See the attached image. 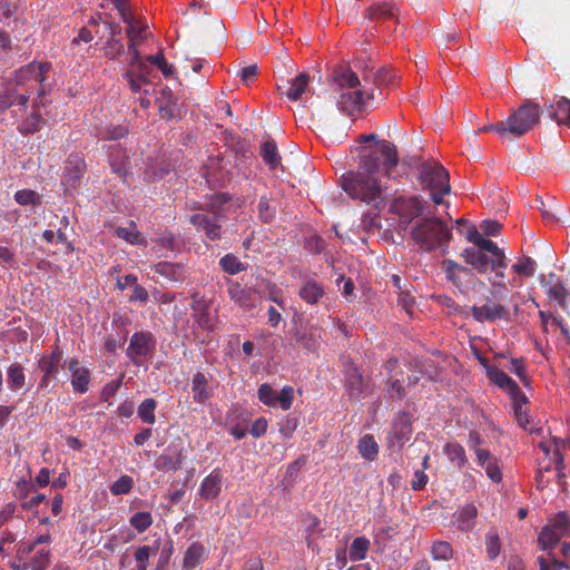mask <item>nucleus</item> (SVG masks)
I'll return each mask as SVG.
<instances>
[{
    "label": "nucleus",
    "mask_w": 570,
    "mask_h": 570,
    "mask_svg": "<svg viewBox=\"0 0 570 570\" xmlns=\"http://www.w3.org/2000/svg\"><path fill=\"white\" fill-rule=\"evenodd\" d=\"M142 28H139L134 23H130V26L127 28V36L129 38V49L131 51L132 57H135V51H138L137 47L142 41Z\"/></svg>",
    "instance_id": "obj_51"
},
{
    "label": "nucleus",
    "mask_w": 570,
    "mask_h": 570,
    "mask_svg": "<svg viewBox=\"0 0 570 570\" xmlns=\"http://www.w3.org/2000/svg\"><path fill=\"white\" fill-rule=\"evenodd\" d=\"M258 214L264 223H271L275 216V207L271 206V200L262 197L258 203Z\"/></svg>",
    "instance_id": "obj_53"
},
{
    "label": "nucleus",
    "mask_w": 570,
    "mask_h": 570,
    "mask_svg": "<svg viewBox=\"0 0 570 570\" xmlns=\"http://www.w3.org/2000/svg\"><path fill=\"white\" fill-rule=\"evenodd\" d=\"M441 268H442L443 273L445 274L446 278L453 283L456 282L458 273L468 274L470 272L469 268L461 266L456 262L451 261V259L442 261Z\"/></svg>",
    "instance_id": "obj_43"
},
{
    "label": "nucleus",
    "mask_w": 570,
    "mask_h": 570,
    "mask_svg": "<svg viewBox=\"0 0 570 570\" xmlns=\"http://www.w3.org/2000/svg\"><path fill=\"white\" fill-rule=\"evenodd\" d=\"M132 488V479L128 475H122L118 479L110 488V491L115 495L126 494Z\"/></svg>",
    "instance_id": "obj_56"
},
{
    "label": "nucleus",
    "mask_w": 570,
    "mask_h": 570,
    "mask_svg": "<svg viewBox=\"0 0 570 570\" xmlns=\"http://www.w3.org/2000/svg\"><path fill=\"white\" fill-rule=\"evenodd\" d=\"M444 453L449 460L456 464L459 469L463 468L468 463V458L463 446L459 443H448L444 446Z\"/></svg>",
    "instance_id": "obj_31"
},
{
    "label": "nucleus",
    "mask_w": 570,
    "mask_h": 570,
    "mask_svg": "<svg viewBox=\"0 0 570 570\" xmlns=\"http://www.w3.org/2000/svg\"><path fill=\"white\" fill-rule=\"evenodd\" d=\"M550 462L554 464V469L558 472V476H563L564 474L562 471L564 466V456L558 445L552 451Z\"/></svg>",
    "instance_id": "obj_58"
},
{
    "label": "nucleus",
    "mask_w": 570,
    "mask_h": 570,
    "mask_svg": "<svg viewBox=\"0 0 570 570\" xmlns=\"http://www.w3.org/2000/svg\"><path fill=\"white\" fill-rule=\"evenodd\" d=\"M541 108L538 104L527 101L510 117L503 120L505 136L520 137L530 131L540 120Z\"/></svg>",
    "instance_id": "obj_4"
},
{
    "label": "nucleus",
    "mask_w": 570,
    "mask_h": 570,
    "mask_svg": "<svg viewBox=\"0 0 570 570\" xmlns=\"http://www.w3.org/2000/svg\"><path fill=\"white\" fill-rule=\"evenodd\" d=\"M222 490V474L214 470L202 483L200 495L207 501L215 500Z\"/></svg>",
    "instance_id": "obj_23"
},
{
    "label": "nucleus",
    "mask_w": 570,
    "mask_h": 570,
    "mask_svg": "<svg viewBox=\"0 0 570 570\" xmlns=\"http://www.w3.org/2000/svg\"><path fill=\"white\" fill-rule=\"evenodd\" d=\"M62 352L57 347L50 357H42L39 362L41 371L45 373L42 382L57 371V366L61 360Z\"/></svg>",
    "instance_id": "obj_34"
},
{
    "label": "nucleus",
    "mask_w": 570,
    "mask_h": 570,
    "mask_svg": "<svg viewBox=\"0 0 570 570\" xmlns=\"http://www.w3.org/2000/svg\"><path fill=\"white\" fill-rule=\"evenodd\" d=\"M358 451L366 460H374L379 453V445L373 435L366 434L358 441Z\"/></svg>",
    "instance_id": "obj_32"
},
{
    "label": "nucleus",
    "mask_w": 570,
    "mask_h": 570,
    "mask_svg": "<svg viewBox=\"0 0 570 570\" xmlns=\"http://www.w3.org/2000/svg\"><path fill=\"white\" fill-rule=\"evenodd\" d=\"M150 68L140 57L138 51H135V57L131 58L129 68L125 73V78L132 92H139L142 85H148L147 75Z\"/></svg>",
    "instance_id": "obj_8"
},
{
    "label": "nucleus",
    "mask_w": 570,
    "mask_h": 570,
    "mask_svg": "<svg viewBox=\"0 0 570 570\" xmlns=\"http://www.w3.org/2000/svg\"><path fill=\"white\" fill-rule=\"evenodd\" d=\"M480 363L484 366L488 377L499 387L507 390L510 394L519 393V385L502 370L491 366L485 358Z\"/></svg>",
    "instance_id": "obj_14"
},
{
    "label": "nucleus",
    "mask_w": 570,
    "mask_h": 570,
    "mask_svg": "<svg viewBox=\"0 0 570 570\" xmlns=\"http://www.w3.org/2000/svg\"><path fill=\"white\" fill-rule=\"evenodd\" d=\"M153 348V335L150 333L138 332L130 338L127 355L137 363L138 357L148 355Z\"/></svg>",
    "instance_id": "obj_12"
},
{
    "label": "nucleus",
    "mask_w": 570,
    "mask_h": 570,
    "mask_svg": "<svg viewBox=\"0 0 570 570\" xmlns=\"http://www.w3.org/2000/svg\"><path fill=\"white\" fill-rule=\"evenodd\" d=\"M50 69H51L50 62L32 61L26 66H22L14 72L13 82L16 83V87H23L30 80H36L40 85H42L46 81V79H47L46 75Z\"/></svg>",
    "instance_id": "obj_7"
},
{
    "label": "nucleus",
    "mask_w": 570,
    "mask_h": 570,
    "mask_svg": "<svg viewBox=\"0 0 570 570\" xmlns=\"http://www.w3.org/2000/svg\"><path fill=\"white\" fill-rule=\"evenodd\" d=\"M14 199L20 205H39L41 203V196L31 189L18 190Z\"/></svg>",
    "instance_id": "obj_49"
},
{
    "label": "nucleus",
    "mask_w": 570,
    "mask_h": 570,
    "mask_svg": "<svg viewBox=\"0 0 570 570\" xmlns=\"http://www.w3.org/2000/svg\"><path fill=\"white\" fill-rule=\"evenodd\" d=\"M569 530L570 520L567 513L559 512L541 529L537 541L538 548L547 552L553 551L560 540L568 535Z\"/></svg>",
    "instance_id": "obj_5"
},
{
    "label": "nucleus",
    "mask_w": 570,
    "mask_h": 570,
    "mask_svg": "<svg viewBox=\"0 0 570 570\" xmlns=\"http://www.w3.org/2000/svg\"><path fill=\"white\" fill-rule=\"evenodd\" d=\"M345 387L351 397L358 396L365 389L364 379L353 363L345 367Z\"/></svg>",
    "instance_id": "obj_19"
},
{
    "label": "nucleus",
    "mask_w": 570,
    "mask_h": 570,
    "mask_svg": "<svg viewBox=\"0 0 570 570\" xmlns=\"http://www.w3.org/2000/svg\"><path fill=\"white\" fill-rule=\"evenodd\" d=\"M472 316L478 322L502 320L508 317L507 308L501 304H484L472 307Z\"/></svg>",
    "instance_id": "obj_16"
},
{
    "label": "nucleus",
    "mask_w": 570,
    "mask_h": 570,
    "mask_svg": "<svg viewBox=\"0 0 570 570\" xmlns=\"http://www.w3.org/2000/svg\"><path fill=\"white\" fill-rule=\"evenodd\" d=\"M204 553V547L199 542L191 543L185 552L183 567L191 570L200 563Z\"/></svg>",
    "instance_id": "obj_30"
},
{
    "label": "nucleus",
    "mask_w": 570,
    "mask_h": 570,
    "mask_svg": "<svg viewBox=\"0 0 570 570\" xmlns=\"http://www.w3.org/2000/svg\"><path fill=\"white\" fill-rule=\"evenodd\" d=\"M50 540H51V537L49 533L39 535L35 539V541L32 543L21 547L18 552L21 554V557H23L24 554H29L35 549L36 546L42 544V543H48V542H50Z\"/></svg>",
    "instance_id": "obj_62"
},
{
    "label": "nucleus",
    "mask_w": 570,
    "mask_h": 570,
    "mask_svg": "<svg viewBox=\"0 0 570 570\" xmlns=\"http://www.w3.org/2000/svg\"><path fill=\"white\" fill-rule=\"evenodd\" d=\"M124 50V46L115 39H111L107 42V46L105 48V55L109 59H115L117 56H119Z\"/></svg>",
    "instance_id": "obj_61"
},
{
    "label": "nucleus",
    "mask_w": 570,
    "mask_h": 570,
    "mask_svg": "<svg viewBox=\"0 0 570 570\" xmlns=\"http://www.w3.org/2000/svg\"><path fill=\"white\" fill-rule=\"evenodd\" d=\"M368 548H370L368 539H366L364 537L355 538L350 548V558L353 561H360V560L365 559Z\"/></svg>",
    "instance_id": "obj_38"
},
{
    "label": "nucleus",
    "mask_w": 570,
    "mask_h": 570,
    "mask_svg": "<svg viewBox=\"0 0 570 570\" xmlns=\"http://www.w3.org/2000/svg\"><path fill=\"white\" fill-rule=\"evenodd\" d=\"M510 367L509 370L515 374L519 380L524 384V385H528L529 384V376L527 374V371H525V366H524V360L522 357L520 358H511V362H510Z\"/></svg>",
    "instance_id": "obj_55"
},
{
    "label": "nucleus",
    "mask_w": 570,
    "mask_h": 570,
    "mask_svg": "<svg viewBox=\"0 0 570 570\" xmlns=\"http://www.w3.org/2000/svg\"><path fill=\"white\" fill-rule=\"evenodd\" d=\"M321 338L320 330L311 327L307 331H296L295 341L296 344L303 346L306 350L314 351L318 347V340Z\"/></svg>",
    "instance_id": "obj_28"
},
{
    "label": "nucleus",
    "mask_w": 570,
    "mask_h": 570,
    "mask_svg": "<svg viewBox=\"0 0 570 570\" xmlns=\"http://www.w3.org/2000/svg\"><path fill=\"white\" fill-rule=\"evenodd\" d=\"M191 391L194 401L204 404L210 397L208 380L205 374L197 372L191 382Z\"/></svg>",
    "instance_id": "obj_25"
},
{
    "label": "nucleus",
    "mask_w": 570,
    "mask_h": 570,
    "mask_svg": "<svg viewBox=\"0 0 570 570\" xmlns=\"http://www.w3.org/2000/svg\"><path fill=\"white\" fill-rule=\"evenodd\" d=\"M394 79V75L387 68H380L373 71V67L367 63H356L354 69L348 67L335 68L332 75V81L335 90L338 91L337 106L341 111L348 116L362 111L366 100L374 97L372 91L362 90L363 82L373 81L382 86L389 85Z\"/></svg>",
    "instance_id": "obj_2"
},
{
    "label": "nucleus",
    "mask_w": 570,
    "mask_h": 570,
    "mask_svg": "<svg viewBox=\"0 0 570 570\" xmlns=\"http://www.w3.org/2000/svg\"><path fill=\"white\" fill-rule=\"evenodd\" d=\"M41 124L42 116L38 110H35L21 122L19 131L24 135L33 134L39 130Z\"/></svg>",
    "instance_id": "obj_39"
},
{
    "label": "nucleus",
    "mask_w": 570,
    "mask_h": 570,
    "mask_svg": "<svg viewBox=\"0 0 570 570\" xmlns=\"http://www.w3.org/2000/svg\"><path fill=\"white\" fill-rule=\"evenodd\" d=\"M157 549L148 546L139 547L135 552V560L137 562V570H147L149 558L156 554Z\"/></svg>",
    "instance_id": "obj_45"
},
{
    "label": "nucleus",
    "mask_w": 570,
    "mask_h": 570,
    "mask_svg": "<svg viewBox=\"0 0 570 570\" xmlns=\"http://www.w3.org/2000/svg\"><path fill=\"white\" fill-rule=\"evenodd\" d=\"M412 239L420 246L422 250L425 249L428 243V218L421 217L420 222L415 224L411 232Z\"/></svg>",
    "instance_id": "obj_36"
},
{
    "label": "nucleus",
    "mask_w": 570,
    "mask_h": 570,
    "mask_svg": "<svg viewBox=\"0 0 570 570\" xmlns=\"http://www.w3.org/2000/svg\"><path fill=\"white\" fill-rule=\"evenodd\" d=\"M157 402L154 399H146L138 407V416L142 422L154 424L156 421L155 409Z\"/></svg>",
    "instance_id": "obj_40"
},
{
    "label": "nucleus",
    "mask_w": 570,
    "mask_h": 570,
    "mask_svg": "<svg viewBox=\"0 0 570 570\" xmlns=\"http://www.w3.org/2000/svg\"><path fill=\"white\" fill-rule=\"evenodd\" d=\"M462 258L464 263L471 265L480 274L487 273L491 269V259L485 253L478 249L476 247H469L462 252Z\"/></svg>",
    "instance_id": "obj_18"
},
{
    "label": "nucleus",
    "mask_w": 570,
    "mask_h": 570,
    "mask_svg": "<svg viewBox=\"0 0 570 570\" xmlns=\"http://www.w3.org/2000/svg\"><path fill=\"white\" fill-rule=\"evenodd\" d=\"M474 453H475L476 461H478L479 465H481L482 468L485 466L489 462H492L493 460H495L493 458L492 453L485 449L476 448L474 450Z\"/></svg>",
    "instance_id": "obj_64"
},
{
    "label": "nucleus",
    "mask_w": 570,
    "mask_h": 570,
    "mask_svg": "<svg viewBox=\"0 0 570 570\" xmlns=\"http://www.w3.org/2000/svg\"><path fill=\"white\" fill-rule=\"evenodd\" d=\"M487 552L490 559H495L500 553V540L498 535L487 537Z\"/></svg>",
    "instance_id": "obj_57"
},
{
    "label": "nucleus",
    "mask_w": 570,
    "mask_h": 570,
    "mask_svg": "<svg viewBox=\"0 0 570 570\" xmlns=\"http://www.w3.org/2000/svg\"><path fill=\"white\" fill-rule=\"evenodd\" d=\"M537 263L531 257H524L518 263L512 265V269L520 275L531 277L534 275Z\"/></svg>",
    "instance_id": "obj_48"
},
{
    "label": "nucleus",
    "mask_w": 570,
    "mask_h": 570,
    "mask_svg": "<svg viewBox=\"0 0 570 570\" xmlns=\"http://www.w3.org/2000/svg\"><path fill=\"white\" fill-rule=\"evenodd\" d=\"M424 207L416 197L395 199L391 206V212L399 215L402 224L409 225L415 218L420 220L423 216Z\"/></svg>",
    "instance_id": "obj_9"
},
{
    "label": "nucleus",
    "mask_w": 570,
    "mask_h": 570,
    "mask_svg": "<svg viewBox=\"0 0 570 570\" xmlns=\"http://www.w3.org/2000/svg\"><path fill=\"white\" fill-rule=\"evenodd\" d=\"M194 297V303L191 305L193 317L195 324L205 331H213L214 328V320L209 314V305L203 298H197L196 295Z\"/></svg>",
    "instance_id": "obj_15"
},
{
    "label": "nucleus",
    "mask_w": 570,
    "mask_h": 570,
    "mask_svg": "<svg viewBox=\"0 0 570 570\" xmlns=\"http://www.w3.org/2000/svg\"><path fill=\"white\" fill-rule=\"evenodd\" d=\"M116 235L119 238H122L124 240L128 242L132 245H146V239L144 236L136 229V226L134 223H131L130 227H118L116 229Z\"/></svg>",
    "instance_id": "obj_33"
},
{
    "label": "nucleus",
    "mask_w": 570,
    "mask_h": 570,
    "mask_svg": "<svg viewBox=\"0 0 570 570\" xmlns=\"http://www.w3.org/2000/svg\"><path fill=\"white\" fill-rule=\"evenodd\" d=\"M540 285L544 288V292L550 302H554L563 311L568 309V296L569 291L564 283L560 278H556L554 282L547 281L546 275L539 277Z\"/></svg>",
    "instance_id": "obj_10"
},
{
    "label": "nucleus",
    "mask_w": 570,
    "mask_h": 570,
    "mask_svg": "<svg viewBox=\"0 0 570 570\" xmlns=\"http://www.w3.org/2000/svg\"><path fill=\"white\" fill-rule=\"evenodd\" d=\"M476 248L482 250L483 253L488 252L492 255L491 269H499L497 272V276L503 277L504 274L501 269L507 267V258L503 250L499 248L494 242L485 238L481 240Z\"/></svg>",
    "instance_id": "obj_17"
},
{
    "label": "nucleus",
    "mask_w": 570,
    "mask_h": 570,
    "mask_svg": "<svg viewBox=\"0 0 570 570\" xmlns=\"http://www.w3.org/2000/svg\"><path fill=\"white\" fill-rule=\"evenodd\" d=\"M50 562V551L40 549L30 559L29 562L23 563V569L28 570H45Z\"/></svg>",
    "instance_id": "obj_37"
},
{
    "label": "nucleus",
    "mask_w": 570,
    "mask_h": 570,
    "mask_svg": "<svg viewBox=\"0 0 570 570\" xmlns=\"http://www.w3.org/2000/svg\"><path fill=\"white\" fill-rule=\"evenodd\" d=\"M451 195L450 174L435 159L430 157V250L445 252L452 238V215L450 203L445 198Z\"/></svg>",
    "instance_id": "obj_3"
},
{
    "label": "nucleus",
    "mask_w": 570,
    "mask_h": 570,
    "mask_svg": "<svg viewBox=\"0 0 570 570\" xmlns=\"http://www.w3.org/2000/svg\"><path fill=\"white\" fill-rule=\"evenodd\" d=\"M261 156L271 170L281 166V156L274 140H267L261 148Z\"/></svg>",
    "instance_id": "obj_29"
},
{
    "label": "nucleus",
    "mask_w": 570,
    "mask_h": 570,
    "mask_svg": "<svg viewBox=\"0 0 570 570\" xmlns=\"http://www.w3.org/2000/svg\"><path fill=\"white\" fill-rule=\"evenodd\" d=\"M129 523L132 528L141 533L151 525L153 517L149 512H137L130 518Z\"/></svg>",
    "instance_id": "obj_44"
},
{
    "label": "nucleus",
    "mask_w": 570,
    "mask_h": 570,
    "mask_svg": "<svg viewBox=\"0 0 570 570\" xmlns=\"http://www.w3.org/2000/svg\"><path fill=\"white\" fill-rule=\"evenodd\" d=\"M501 228V225L498 220L492 219H484L481 225L480 229L485 236H495Z\"/></svg>",
    "instance_id": "obj_60"
},
{
    "label": "nucleus",
    "mask_w": 570,
    "mask_h": 570,
    "mask_svg": "<svg viewBox=\"0 0 570 570\" xmlns=\"http://www.w3.org/2000/svg\"><path fill=\"white\" fill-rule=\"evenodd\" d=\"M203 175L214 186H222L229 180L228 173L225 170L224 158L219 156L208 158L203 167Z\"/></svg>",
    "instance_id": "obj_11"
},
{
    "label": "nucleus",
    "mask_w": 570,
    "mask_h": 570,
    "mask_svg": "<svg viewBox=\"0 0 570 570\" xmlns=\"http://www.w3.org/2000/svg\"><path fill=\"white\" fill-rule=\"evenodd\" d=\"M433 559L435 560H450L453 557V550L449 542L438 541L434 542L431 549Z\"/></svg>",
    "instance_id": "obj_47"
},
{
    "label": "nucleus",
    "mask_w": 570,
    "mask_h": 570,
    "mask_svg": "<svg viewBox=\"0 0 570 570\" xmlns=\"http://www.w3.org/2000/svg\"><path fill=\"white\" fill-rule=\"evenodd\" d=\"M69 370L72 373V387L79 393L87 392L89 383V371L85 367L79 366L77 360H72L69 362Z\"/></svg>",
    "instance_id": "obj_24"
},
{
    "label": "nucleus",
    "mask_w": 570,
    "mask_h": 570,
    "mask_svg": "<svg viewBox=\"0 0 570 570\" xmlns=\"http://www.w3.org/2000/svg\"><path fill=\"white\" fill-rule=\"evenodd\" d=\"M222 268L228 274H236L244 269L243 264L233 255L224 256L219 262Z\"/></svg>",
    "instance_id": "obj_52"
},
{
    "label": "nucleus",
    "mask_w": 570,
    "mask_h": 570,
    "mask_svg": "<svg viewBox=\"0 0 570 570\" xmlns=\"http://www.w3.org/2000/svg\"><path fill=\"white\" fill-rule=\"evenodd\" d=\"M548 114L558 125L570 127V100L567 97H560L556 104H551Z\"/></svg>",
    "instance_id": "obj_22"
},
{
    "label": "nucleus",
    "mask_w": 570,
    "mask_h": 570,
    "mask_svg": "<svg viewBox=\"0 0 570 570\" xmlns=\"http://www.w3.org/2000/svg\"><path fill=\"white\" fill-rule=\"evenodd\" d=\"M394 16V6L391 3H382L375 7H371L367 10V18L371 20L380 18H393Z\"/></svg>",
    "instance_id": "obj_46"
},
{
    "label": "nucleus",
    "mask_w": 570,
    "mask_h": 570,
    "mask_svg": "<svg viewBox=\"0 0 570 570\" xmlns=\"http://www.w3.org/2000/svg\"><path fill=\"white\" fill-rule=\"evenodd\" d=\"M258 400L268 406L278 405L282 410H288L294 400V389L284 386L279 394L267 383L262 384L257 391Z\"/></svg>",
    "instance_id": "obj_6"
},
{
    "label": "nucleus",
    "mask_w": 570,
    "mask_h": 570,
    "mask_svg": "<svg viewBox=\"0 0 570 570\" xmlns=\"http://www.w3.org/2000/svg\"><path fill=\"white\" fill-rule=\"evenodd\" d=\"M325 294L324 287L314 279H308L299 288V297L307 304H316Z\"/></svg>",
    "instance_id": "obj_26"
},
{
    "label": "nucleus",
    "mask_w": 570,
    "mask_h": 570,
    "mask_svg": "<svg viewBox=\"0 0 570 570\" xmlns=\"http://www.w3.org/2000/svg\"><path fill=\"white\" fill-rule=\"evenodd\" d=\"M431 355L434 357L433 360L430 357V366L432 364L435 365V372L432 373L430 371V380L433 381H443L446 379L448 372L450 367L452 366V363L454 358L449 355L442 354L440 351H434L431 353Z\"/></svg>",
    "instance_id": "obj_21"
},
{
    "label": "nucleus",
    "mask_w": 570,
    "mask_h": 570,
    "mask_svg": "<svg viewBox=\"0 0 570 570\" xmlns=\"http://www.w3.org/2000/svg\"><path fill=\"white\" fill-rule=\"evenodd\" d=\"M357 169L341 177V186L354 200L384 208L386 197L382 177H389L391 169L397 165L396 147L390 141H379L373 149H362Z\"/></svg>",
    "instance_id": "obj_1"
},
{
    "label": "nucleus",
    "mask_w": 570,
    "mask_h": 570,
    "mask_svg": "<svg viewBox=\"0 0 570 570\" xmlns=\"http://www.w3.org/2000/svg\"><path fill=\"white\" fill-rule=\"evenodd\" d=\"M181 464V454L177 453L176 455H160L157 458L155 465L158 470L164 471H176L179 469Z\"/></svg>",
    "instance_id": "obj_41"
},
{
    "label": "nucleus",
    "mask_w": 570,
    "mask_h": 570,
    "mask_svg": "<svg viewBox=\"0 0 570 570\" xmlns=\"http://www.w3.org/2000/svg\"><path fill=\"white\" fill-rule=\"evenodd\" d=\"M8 381L10 387L19 389L24 384L23 368L19 364L11 365L8 371Z\"/></svg>",
    "instance_id": "obj_50"
},
{
    "label": "nucleus",
    "mask_w": 570,
    "mask_h": 570,
    "mask_svg": "<svg viewBox=\"0 0 570 570\" xmlns=\"http://www.w3.org/2000/svg\"><path fill=\"white\" fill-rule=\"evenodd\" d=\"M132 293L129 297L130 301L146 302L148 299V292L145 287L140 286L137 282L131 286Z\"/></svg>",
    "instance_id": "obj_63"
},
{
    "label": "nucleus",
    "mask_w": 570,
    "mask_h": 570,
    "mask_svg": "<svg viewBox=\"0 0 570 570\" xmlns=\"http://www.w3.org/2000/svg\"><path fill=\"white\" fill-rule=\"evenodd\" d=\"M277 90L291 101H297L312 91L311 77L306 72H301L291 81L286 90H283L281 86H277Z\"/></svg>",
    "instance_id": "obj_13"
},
{
    "label": "nucleus",
    "mask_w": 570,
    "mask_h": 570,
    "mask_svg": "<svg viewBox=\"0 0 570 570\" xmlns=\"http://www.w3.org/2000/svg\"><path fill=\"white\" fill-rule=\"evenodd\" d=\"M383 208L370 207L368 212L363 215L362 228L370 233L380 227V214Z\"/></svg>",
    "instance_id": "obj_42"
},
{
    "label": "nucleus",
    "mask_w": 570,
    "mask_h": 570,
    "mask_svg": "<svg viewBox=\"0 0 570 570\" xmlns=\"http://www.w3.org/2000/svg\"><path fill=\"white\" fill-rule=\"evenodd\" d=\"M412 432L410 416L401 413L393 424V434L399 440L407 439Z\"/></svg>",
    "instance_id": "obj_35"
},
{
    "label": "nucleus",
    "mask_w": 570,
    "mask_h": 570,
    "mask_svg": "<svg viewBox=\"0 0 570 570\" xmlns=\"http://www.w3.org/2000/svg\"><path fill=\"white\" fill-rule=\"evenodd\" d=\"M483 469L485 470V473L490 480H492L495 483L501 482L502 473L497 463V460L489 462L485 466H483Z\"/></svg>",
    "instance_id": "obj_59"
},
{
    "label": "nucleus",
    "mask_w": 570,
    "mask_h": 570,
    "mask_svg": "<svg viewBox=\"0 0 570 570\" xmlns=\"http://www.w3.org/2000/svg\"><path fill=\"white\" fill-rule=\"evenodd\" d=\"M476 515V507L473 503H468L455 512L454 518L459 529L466 531L472 528Z\"/></svg>",
    "instance_id": "obj_27"
},
{
    "label": "nucleus",
    "mask_w": 570,
    "mask_h": 570,
    "mask_svg": "<svg viewBox=\"0 0 570 570\" xmlns=\"http://www.w3.org/2000/svg\"><path fill=\"white\" fill-rule=\"evenodd\" d=\"M190 222L197 229L203 230L209 239L214 240L220 237V226L208 214L197 213L191 216Z\"/></svg>",
    "instance_id": "obj_20"
},
{
    "label": "nucleus",
    "mask_w": 570,
    "mask_h": 570,
    "mask_svg": "<svg viewBox=\"0 0 570 570\" xmlns=\"http://www.w3.org/2000/svg\"><path fill=\"white\" fill-rule=\"evenodd\" d=\"M19 4L14 0H0V21L8 20L16 16Z\"/></svg>",
    "instance_id": "obj_54"
}]
</instances>
